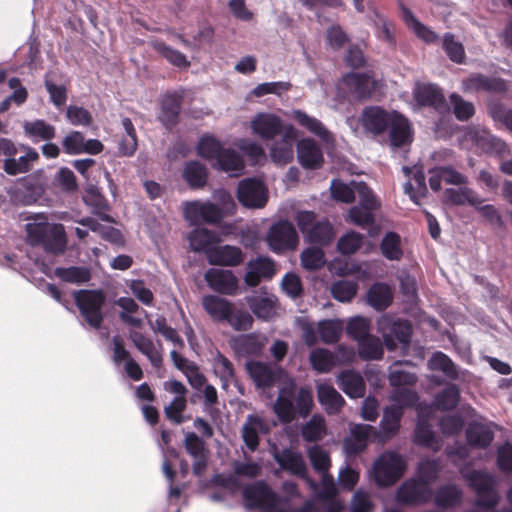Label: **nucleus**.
Segmentation results:
<instances>
[{"label":"nucleus","mask_w":512,"mask_h":512,"mask_svg":"<svg viewBox=\"0 0 512 512\" xmlns=\"http://www.w3.org/2000/svg\"><path fill=\"white\" fill-rule=\"evenodd\" d=\"M26 231L30 243L42 246L47 253L58 255L66 250L67 237L62 224L28 223Z\"/></svg>","instance_id":"7ed1b4c3"},{"label":"nucleus","mask_w":512,"mask_h":512,"mask_svg":"<svg viewBox=\"0 0 512 512\" xmlns=\"http://www.w3.org/2000/svg\"><path fill=\"white\" fill-rule=\"evenodd\" d=\"M244 261L241 248L229 244L215 246L209 253L208 263L215 266L236 267Z\"/></svg>","instance_id":"b1692460"},{"label":"nucleus","mask_w":512,"mask_h":512,"mask_svg":"<svg viewBox=\"0 0 512 512\" xmlns=\"http://www.w3.org/2000/svg\"><path fill=\"white\" fill-rule=\"evenodd\" d=\"M390 400L393 405L404 408H413L418 404L419 396L417 392L408 388H395L391 395Z\"/></svg>","instance_id":"680f3d73"},{"label":"nucleus","mask_w":512,"mask_h":512,"mask_svg":"<svg viewBox=\"0 0 512 512\" xmlns=\"http://www.w3.org/2000/svg\"><path fill=\"white\" fill-rule=\"evenodd\" d=\"M301 434L306 442L321 440L325 434L324 419L321 416L313 415L302 427Z\"/></svg>","instance_id":"4d7b16f0"},{"label":"nucleus","mask_w":512,"mask_h":512,"mask_svg":"<svg viewBox=\"0 0 512 512\" xmlns=\"http://www.w3.org/2000/svg\"><path fill=\"white\" fill-rule=\"evenodd\" d=\"M403 171L407 177V181L404 186V192H425L426 183L425 176L422 170L417 168L404 167Z\"/></svg>","instance_id":"69168bd1"},{"label":"nucleus","mask_w":512,"mask_h":512,"mask_svg":"<svg viewBox=\"0 0 512 512\" xmlns=\"http://www.w3.org/2000/svg\"><path fill=\"white\" fill-rule=\"evenodd\" d=\"M184 180L191 189H202L208 180V170L199 161L187 162L182 172Z\"/></svg>","instance_id":"ea45409f"},{"label":"nucleus","mask_w":512,"mask_h":512,"mask_svg":"<svg viewBox=\"0 0 512 512\" xmlns=\"http://www.w3.org/2000/svg\"><path fill=\"white\" fill-rule=\"evenodd\" d=\"M281 288L291 299H296L303 294L301 279L293 272H287L282 279Z\"/></svg>","instance_id":"774afa93"},{"label":"nucleus","mask_w":512,"mask_h":512,"mask_svg":"<svg viewBox=\"0 0 512 512\" xmlns=\"http://www.w3.org/2000/svg\"><path fill=\"white\" fill-rule=\"evenodd\" d=\"M182 96L177 93H168L162 100L160 121L166 127H172L176 122L181 109Z\"/></svg>","instance_id":"f704fd0d"},{"label":"nucleus","mask_w":512,"mask_h":512,"mask_svg":"<svg viewBox=\"0 0 512 512\" xmlns=\"http://www.w3.org/2000/svg\"><path fill=\"white\" fill-rule=\"evenodd\" d=\"M395 113V111L387 112L377 106L368 107L361 114V123L367 132L378 135L390 127Z\"/></svg>","instance_id":"a211bd4d"},{"label":"nucleus","mask_w":512,"mask_h":512,"mask_svg":"<svg viewBox=\"0 0 512 512\" xmlns=\"http://www.w3.org/2000/svg\"><path fill=\"white\" fill-rule=\"evenodd\" d=\"M358 291V284L351 280H338L331 286L332 297L342 303L350 302Z\"/></svg>","instance_id":"5fc2aeb1"},{"label":"nucleus","mask_w":512,"mask_h":512,"mask_svg":"<svg viewBox=\"0 0 512 512\" xmlns=\"http://www.w3.org/2000/svg\"><path fill=\"white\" fill-rule=\"evenodd\" d=\"M204 311L216 322L224 323L235 303L218 295H205L201 301Z\"/></svg>","instance_id":"a878e982"},{"label":"nucleus","mask_w":512,"mask_h":512,"mask_svg":"<svg viewBox=\"0 0 512 512\" xmlns=\"http://www.w3.org/2000/svg\"><path fill=\"white\" fill-rule=\"evenodd\" d=\"M432 494V489L425 481L409 479L399 486L395 498L399 504L414 506L427 503Z\"/></svg>","instance_id":"9d476101"},{"label":"nucleus","mask_w":512,"mask_h":512,"mask_svg":"<svg viewBox=\"0 0 512 512\" xmlns=\"http://www.w3.org/2000/svg\"><path fill=\"white\" fill-rule=\"evenodd\" d=\"M234 331L245 332L252 329L254 324V318L252 314L242 308H238L235 304L231 312L229 313L228 319L225 320Z\"/></svg>","instance_id":"8fccbe9b"},{"label":"nucleus","mask_w":512,"mask_h":512,"mask_svg":"<svg viewBox=\"0 0 512 512\" xmlns=\"http://www.w3.org/2000/svg\"><path fill=\"white\" fill-rule=\"evenodd\" d=\"M413 442L420 447L431 448L435 451L439 449L438 438L428 419L418 418L414 428Z\"/></svg>","instance_id":"7c9ffc66"},{"label":"nucleus","mask_w":512,"mask_h":512,"mask_svg":"<svg viewBox=\"0 0 512 512\" xmlns=\"http://www.w3.org/2000/svg\"><path fill=\"white\" fill-rule=\"evenodd\" d=\"M441 469V462L437 458L422 459L418 464L419 480L425 481L428 485L438 478Z\"/></svg>","instance_id":"e2e57ef3"},{"label":"nucleus","mask_w":512,"mask_h":512,"mask_svg":"<svg viewBox=\"0 0 512 512\" xmlns=\"http://www.w3.org/2000/svg\"><path fill=\"white\" fill-rule=\"evenodd\" d=\"M462 491L452 483L440 486L434 496L436 506L440 508H452L459 505L462 501Z\"/></svg>","instance_id":"79ce46f5"},{"label":"nucleus","mask_w":512,"mask_h":512,"mask_svg":"<svg viewBox=\"0 0 512 512\" xmlns=\"http://www.w3.org/2000/svg\"><path fill=\"white\" fill-rule=\"evenodd\" d=\"M406 461L397 452H383L373 464V479L378 487L394 485L404 474Z\"/></svg>","instance_id":"39448f33"},{"label":"nucleus","mask_w":512,"mask_h":512,"mask_svg":"<svg viewBox=\"0 0 512 512\" xmlns=\"http://www.w3.org/2000/svg\"><path fill=\"white\" fill-rule=\"evenodd\" d=\"M184 217L191 225H215L223 220L224 211L217 204L195 200L185 204Z\"/></svg>","instance_id":"1a4fd4ad"},{"label":"nucleus","mask_w":512,"mask_h":512,"mask_svg":"<svg viewBox=\"0 0 512 512\" xmlns=\"http://www.w3.org/2000/svg\"><path fill=\"white\" fill-rule=\"evenodd\" d=\"M379 332L382 335L384 346L389 351L396 350L398 344L407 346L410 344L413 327L407 319H393L383 316L378 322Z\"/></svg>","instance_id":"423d86ee"},{"label":"nucleus","mask_w":512,"mask_h":512,"mask_svg":"<svg viewBox=\"0 0 512 512\" xmlns=\"http://www.w3.org/2000/svg\"><path fill=\"white\" fill-rule=\"evenodd\" d=\"M54 275L64 282L77 285L85 284L92 278L91 269L86 266L56 267Z\"/></svg>","instance_id":"a19ab883"},{"label":"nucleus","mask_w":512,"mask_h":512,"mask_svg":"<svg viewBox=\"0 0 512 512\" xmlns=\"http://www.w3.org/2000/svg\"><path fill=\"white\" fill-rule=\"evenodd\" d=\"M230 346L237 356H257L262 352L264 342L259 334L251 332L235 336L231 339Z\"/></svg>","instance_id":"393cba45"},{"label":"nucleus","mask_w":512,"mask_h":512,"mask_svg":"<svg viewBox=\"0 0 512 512\" xmlns=\"http://www.w3.org/2000/svg\"><path fill=\"white\" fill-rule=\"evenodd\" d=\"M461 474L476 494L474 505L485 511H494L500 500L495 477L486 471L475 469L461 470Z\"/></svg>","instance_id":"f03ea898"},{"label":"nucleus","mask_w":512,"mask_h":512,"mask_svg":"<svg viewBox=\"0 0 512 512\" xmlns=\"http://www.w3.org/2000/svg\"><path fill=\"white\" fill-rule=\"evenodd\" d=\"M381 83L366 73H348L341 82V89L359 99H365L375 94Z\"/></svg>","instance_id":"9b49d317"},{"label":"nucleus","mask_w":512,"mask_h":512,"mask_svg":"<svg viewBox=\"0 0 512 512\" xmlns=\"http://www.w3.org/2000/svg\"><path fill=\"white\" fill-rule=\"evenodd\" d=\"M393 300V294L389 285L384 282H376L367 291L368 304L377 311L387 309Z\"/></svg>","instance_id":"c756f323"},{"label":"nucleus","mask_w":512,"mask_h":512,"mask_svg":"<svg viewBox=\"0 0 512 512\" xmlns=\"http://www.w3.org/2000/svg\"><path fill=\"white\" fill-rule=\"evenodd\" d=\"M204 279L208 286L215 292L224 295H234L238 289V279L231 270L209 268Z\"/></svg>","instance_id":"dca6fc26"},{"label":"nucleus","mask_w":512,"mask_h":512,"mask_svg":"<svg viewBox=\"0 0 512 512\" xmlns=\"http://www.w3.org/2000/svg\"><path fill=\"white\" fill-rule=\"evenodd\" d=\"M466 184V177L450 167L438 168L430 172L429 185L434 191L444 189L445 192H455L453 187H456L460 192H464Z\"/></svg>","instance_id":"f8f14e48"},{"label":"nucleus","mask_w":512,"mask_h":512,"mask_svg":"<svg viewBox=\"0 0 512 512\" xmlns=\"http://www.w3.org/2000/svg\"><path fill=\"white\" fill-rule=\"evenodd\" d=\"M284 126L281 118L270 112L257 113L250 121L252 134L263 140L274 139L283 132Z\"/></svg>","instance_id":"4468645a"},{"label":"nucleus","mask_w":512,"mask_h":512,"mask_svg":"<svg viewBox=\"0 0 512 512\" xmlns=\"http://www.w3.org/2000/svg\"><path fill=\"white\" fill-rule=\"evenodd\" d=\"M153 46L155 50L172 65L179 68H188L190 66V62L187 60L186 56L178 50L162 42H155Z\"/></svg>","instance_id":"bf43d9fd"},{"label":"nucleus","mask_w":512,"mask_h":512,"mask_svg":"<svg viewBox=\"0 0 512 512\" xmlns=\"http://www.w3.org/2000/svg\"><path fill=\"white\" fill-rule=\"evenodd\" d=\"M38 153L32 149L27 148L25 155L18 158L16 156L3 160L1 169H3L8 175L15 176L17 174L26 173L30 170L31 163L38 159Z\"/></svg>","instance_id":"72a5a7b5"},{"label":"nucleus","mask_w":512,"mask_h":512,"mask_svg":"<svg viewBox=\"0 0 512 512\" xmlns=\"http://www.w3.org/2000/svg\"><path fill=\"white\" fill-rule=\"evenodd\" d=\"M460 389L456 384H447L435 396V405L443 411L453 410L459 403Z\"/></svg>","instance_id":"09e8293b"},{"label":"nucleus","mask_w":512,"mask_h":512,"mask_svg":"<svg viewBox=\"0 0 512 512\" xmlns=\"http://www.w3.org/2000/svg\"><path fill=\"white\" fill-rule=\"evenodd\" d=\"M129 338L131 339L135 347L139 350V352H141L148 358L152 366H161L162 357L160 353L156 350L155 345L151 339L144 336L142 333L136 331H131L129 334Z\"/></svg>","instance_id":"37998d69"},{"label":"nucleus","mask_w":512,"mask_h":512,"mask_svg":"<svg viewBox=\"0 0 512 512\" xmlns=\"http://www.w3.org/2000/svg\"><path fill=\"white\" fill-rule=\"evenodd\" d=\"M382 256L389 261H399L403 257L401 237L395 231H388L380 242Z\"/></svg>","instance_id":"a18cd8bd"},{"label":"nucleus","mask_w":512,"mask_h":512,"mask_svg":"<svg viewBox=\"0 0 512 512\" xmlns=\"http://www.w3.org/2000/svg\"><path fill=\"white\" fill-rule=\"evenodd\" d=\"M269 432L266 422L259 416L249 414L242 426V439L246 447L254 452L258 449L260 443V435Z\"/></svg>","instance_id":"5701e85b"},{"label":"nucleus","mask_w":512,"mask_h":512,"mask_svg":"<svg viewBox=\"0 0 512 512\" xmlns=\"http://www.w3.org/2000/svg\"><path fill=\"white\" fill-rule=\"evenodd\" d=\"M338 387L352 399L362 398L365 395L366 385L363 375L354 370L341 371L336 377Z\"/></svg>","instance_id":"4be33fe9"},{"label":"nucleus","mask_w":512,"mask_h":512,"mask_svg":"<svg viewBox=\"0 0 512 512\" xmlns=\"http://www.w3.org/2000/svg\"><path fill=\"white\" fill-rule=\"evenodd\" d=\"M334 238V228L328 221L316 222L304 237L306 242L321 248L329 245Z\"/></svg>","instance_id":"473e14b6"},{"label":"nucleus","mask_w":512,"mask_h":512,"mask_svg":"<svg viewBox=\"0 0 512 512\" xmlns=\"http://www.w3.org/2000/svg\"><path fill=\"white\" fill-rule=\"evenodd\" d=\"M413 95L416 102L423 106L438 107L444 100L438 87L432 84L417 85Z\"/></svg>","instance_id":"49530a36"},{"label":"nucleus","mask_w":512,"mask_h":512,"mask_svg":"<svg viewBox=\"0 0 512 512\" xmlns=\"http://www.w3.org/2000/svg\"><path fill=\"white\" fill-rule=\"evenodd\" d=\"M301 265L307 271H315L325 265V255L321 247L310 246L300 256Z\"/></svg>","instance_id":"864d4df0"},{"label":"nucleus","mask_w":512,"mask_h":512,"mask_svg":"<svg viewBox=\"0 0 512 512\" xmlns=\"http://www.w3.org/2000/svg\"><path fill=\"white\" fill-rule=\"evenodd\" d=\"M83 202L91 208V212L98 218L107 223H115L112 216L106 213L109 204L104 194H81Z\"/></svg>","instance_id":"de8ad7c7"},{"label":"nucleus","mask_w":512,"mask_h":512,"mask_svg":"<svg viewBox=\"0 0 512 512\" xmlns=\"http://www.w3.org/2000/svg\"><path fill=\"white\" fill-rule=\"evenodd\" d=\"M297 159L300 165L309 170L320 169L324 163L321 147L312 138H303L296 144Z\"/></svg>","instance_id":"f3484780"},{"label":"nucleus","mask_w":512,"mask_h":512,"mask_svg":"<svg viewBox=\"0 0 512 512\" xmlns=\"http://www.w3.org/2000/svg\"><path fill=\"white\" fill-rule=\"evenodd\" d=\"M402 17L407 26L426 43H432L437 40L436 33L421 24L408 9L402 10Z\"/></svg>","instance_id":"6e6d98bb"},{"label":"nucleus","mask_w":512,"mask_h":512,"mask_svg":"<svg viewBox=\"0 0 512 512\" xmlns=\"http://www.w3.org/2000/svg\"><path fill=\"white\" fill-rule=\"evenodd\" d=\"M290 117L311 134H314L320 138L323 142L332 143L334 141L332 134L317 118L310 116L306 112L299 109L292 110Z\"/></svg>","instance_id":"bb28decb"},{"label":"nucleus","mask_w":512,"mask_h":512,"mask_svg":"<svg viewBox=\"0 0 512 512\" xmlns=\"http://www.w3.org/2000/svg\"><path fill=\"white\" fill-rule=\"evenodd\" d=\"M359 195L358 204L349 210V218L354 224L365 227L366 224H373V212L379 207V201L376 198V194Z\"/></svg>","instance_id":"6ab92c4d"},{"label":"nucleus","mask_w":512,"mask_h":512,"mask_svg":"<svg viewBox=\"0 0 512 512\" xmlns=\"http://www.w3.org/2000/svg\"><path fill=\"white\" fill-rule=\"evenodd\" d=\"M295 384L290 382L279 389L278 397L273 405V411L282 423L292 421L295 414Z\"/></svg>","instance_id":"aec40b11"},{"label":"nucleus","mask_w":512,"mask_h":512,"mask_svg":"<svg viewBox=\"0 0 512 512\" xmlns=\"http://www.w3.org/2000/svg\"><path fill=\"white\" fill-rule=\"evenodd\" d=\"M184 447L186 452L192 458H199V456L209 454V450L204 439L192 431L186 433Z\"/></svg>","instance_id":"0e129e2a"},{"label":"nucleus","mask_w":512,"mask_h":512,"mask_svg":"<svg viewBox=\"0 0 512 512\" xmlns=\"http://www.w3.org/2000/svg\"><path fill=\"white\" fill-rule=\"evenodd\" d=\"M363 244V235L356 231H349L341 236L337 242V249L343 255L354 254Z\"/></svg>","instance_id":"052dcab7"},{"label":"nucleus","mask_w":512,"mask_h":512,"mask_svg":"<svg viewBox=\"0 0 512 512\" xmlns=\"http://www.w3.org/2000/svg\"><path fill=\"white\" fill-rule=\"evenodd\" d=\"M494 439V432L484 423L471 422L466 429L467 443L478 449H485L490 446Z\"/></svg>","instance_id":"cd10ccee"},{"label":"nucleus","mask_w":512,"mask_h":512,"mask_svg":"<svg viewBox=\"0 0 512 512\" xmlns=\"http://www.w3.org/2000/svg\"><path fill=\"white\" fill-rule=\"evenodd\" d=\"M280 135V140L275 141L270 147V157L273 162L284 165L294 158L296 129L293 125L287 124Z\"/></svg>","instance_id":"2eb2a0df"},{"label":"nucleus","mask_w":512,"mask_h":512,"mask_svg":"<svg viewBox=\"0 0 512 512\" xmlns=\"http://www.w3.org/2000/svg\"><path fill=\"white\" fill-rule=\"evenodd\" d=\"M427 366L429 370L442 372L450 380L459 379L458 366L442 351L433 352Z\"/></svg>","instance_id":"e433bc0d"},{"label":"nucleus","mask_w":512,"mask_h":512,"mask_svg":"<svg viewBox=\"0 0 512 512\" xmlns=\"http://www.w3.org/2000/svg\"><path fill=\"white\" fill-rule=\"evenodd\" d=\"M412 141V132L408 120L395 113L390 125V143L393 147H403Z\"/></svg>","instance_id":"2f4dec72"},{"label":"nucleus","mask_w":512,"mask_h":512,"mask_svg":"<svg viewBox=\"0 0 512 512\" xmlns=\"http://www.w3.org/2000/svg\"><path fill=\"white\" fill-rule=\"evenodd\" d=\"M266 242L270 250L280 254L296 249L299 236L293 223L287 219H279L270 226Z\"/></svg>","instance_id":"0eeeda50"},{"label":"nucleus","mask_w":512,"mask_h":512,"mask_svg":"<svg viewBox=\"0 0 512 512\" xmlns=\"http://www.w3.org/2000/svg\"><path fill=\"white\" fill-rule=\"evenodd\" d=\"M311 367L318 373H327L335 365V355L325 348H317L309 354Z\"/></svg>","instance_id":"3c124183"},{"label":"nucleus","mask_w":512,"mask_h":512,"mask_svg":"<svg viewBox=\"0 0 512 512\" xmlns=\"http://www.w3.org/2000/svg\"><path fill=\"white\" fill-rule=\"evenodd\" d=\"M357 352L360 359L365 361L380 360L384 355V343L379 338L369 335L357 342Z\"/></svg>","instance_id":"c03bdc74"},{"label":"nucleus","mask_w":512,"mask_h":512,"mask_svg":"<svg viewBox=\"0 0 512 512\" xmlns=\"http://www.w3.org/2000/svg\"><path fill=\"white\" fill-rule=\"evenodd\" d=\"M346 333L356 342L369 336V325L367 320L362 316H354L350 318L346 325Z\"/></svg>","instance_id":"338daca9"},{"label":"nucleus","mask_w":512,"mask_h":512,"mask_svg":"<svg viewBox=\"0 0 512 512\" xmlns=\"http://www.w3.org/2000/svg\"><path fill=\"white\" fill-rule=\"evenodd\" d=\"M189 242L194 252L205 253L209 260V253L215 248L214 244L218 242V236L214 231L203 228L191 232Z\"/></svg>","instance_id":"4c0bfd02"},{"label":"nucleus","mask_w":512,"mask_h":512,"mask_svg":"<svg viewBox=\"0 0 512 512\" xmlns=\"http://www.w3.org/2000/svg\"><path fill=\"white\" fill-rule=\"evenodd\" d=\"M462 89L466 93L485 91L500 93L507 89L506 82L500 78L486 77L482 74H472L462 80Z\"/></svg>","instance_id":"412c9836"},{"label":"nucleus","mask_w":512,"mask_h":512,"mask_svg":"<svg viewBox=\"0 0 512 512\" xmlns=\"http://www.w3.org/2000/svg\"><path fill=\"white\" fill-rule=\"evenodd\" d=\"M245 301L251 313L260 320L269 321L275 314V303L268 296H246Z\"/></svg>","instance_id":"c9c22d12"},{"label":"nucleus","mask_w":512,"mask_h":512,"mask_svg":"<svg viewBox=\"0 0 512 512\" xmlns=\"http://www.w3.org/2000/svg\"><path fill=\"white\" fill-rule=\"evenodd\" d=\"M196 150L197 154L209 161L214 168L226 172L230 176H238L244 170V160L240 154L234 149L223 148L220 141L213 135L201 136Z\"/></svg>","instance_id":"f257e3e1"},{"label":"nucleus","mask_w":512,"mask_h":512,"mask_svg":"<svg viewBox=\"0 0 512 512\" xmlns=\"http://www.w3.org/2000/svg\"><path fill=\"white\" fill-rule=\"evenodd\" d=\"M245 368L249 377L259 389H267L275 385L280 381L284 372L281 368H273L267 363L255 360L247 361Z\"/></svg>","instance_id":"ddd939ff"},{"label":"nucleus","mask_w":512,"mask_h":512,"mask_svg":"<svg viewBox=\"0 0 512 512\" xmlns=\"http://www.w3.org/2000/svg\"><path fill=\"white\" fill-rule=\"evenodd\" d=\"M23 129L25 135L34 142L49 141L56 134L55 127L42 119L25 121Z\"/></svg>","instance_id":"58836bf2"},{"label":"nucleus","mask_w":512,"mask_h":512,"mask_svg":"<svg viewBox=\"0 0 512 512\" xmlns=\"http://www.w3.org/2000/svg\"><path fill=\"white\" fill-rule=\"evenodd\" d=\"M342 322L339 319H326L318 323V333L322 342L336 343L342 334Z\"/></svg>","instance_id":"603ef678"},{"label":"nucleus","mask_w":512,"mask_h":512,"mask_svg":"<svg viewBox=\"0 0 512 512\" xmlns=\"http://www.w3.org/2000/svg\"><path fill=\"white\" fill-rule=\"evenodd\" d=\"M73 298L80 315L93 329L101 328L106 314L104 307L107 295L102 289H80L73 291Z\"/></svg>","instance_id":"20e7f679"},{"label":"nucleus","mask_w":512,"mask_h":512,"mask_svg":"<svg viewBox=\"0 0 512 512\" xmlns=\"http://www.w3.org/2000/svg\"><path fill=\"white\" fill-rule=\"evenodd\" d=\"M312 468L316 472H327L331 466L329 453L320 445H313L307 451Z\"/></svg>","instance_id":"13d9d810"},{"label":"nucleus","mask_w":512,"mask_h":512,"mask_svg":"<svg viewBox=\"0 0 512 512\" xmlns=\"http://www.w3.org/2000/svg\"><path fill=\"white\" fill-rule=\"evenodd\" d=\"M272 455L273 459L282 470L288 471L290 474L302 478L314 491L318 488V483L309 477L307 473V465L300 452L294 451L291 448H284L281 451L275 449Z\"/></svg>","instance_id":"6e6552de"},{"label":"nucleus","mask_w":512,"mask_h":512,"mask_svg":"<svg viewBox=\"0 0 512 512\" xmlns=\"http://www.w3.org/2000/svg\"><path fill=\"white\" fill-rule=\"evenodd\" d=\"M317 398L328 414L338 413L345 404L342 395L327 383L317 385Z\"/></svg>","instance_id":"c85d7f7f"}]
</instances>
